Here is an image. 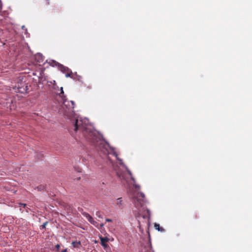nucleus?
Returning a JSON list of instances; mask_svg holds the SVG:
<instances>
[{
    "label": "nucleus",
    "instance_id": "obj_18",
    "mask_svg": "<svg viewBox=\"0 0 252 252\" xmlns=\"http://www.w3.org/2000/svg\"><path fill=\"white\" fill-rule=\"evenodd\" d=\"M45 224H44L43 225V227H45Z\"/></svg>",
    "mask_w": 252,
    "mask_h": 252
},
{
    "label": "nucleus",
    "instance_id": "obj_5",
    "mask_svg": "<svg viewBox=\"0 0 252 252\" xmlns=\"http://www.w3.org/2000/svg\"><path fill=\"white\" fill-rule=\"evenodd\" d=\"M63 104L66 106H68L71 109L74 108V102L72 101H64L63 102Z\"/></svg>",
    "mask_w": 252,
    "mask_h": 252
},
{
    "label": "nucleus",
    "instance_id": "obj_12",
    "mask_svg": "<svg viewBox=\"0 0 252 252\" xmlns=\"http://www.w3.org/2000/svg\"><path fill=\"white\" fill-rule=\"evenodd\" d=\"M106 221H108V222H111L112 220L111 219H106Z\"/></svg>",
    "mask_w": 252,
    "mask_h": 252
},
{
    "label": "nucleus",
    "instance_id": "obj_4",
    "mask_svg": "<svg viewBox=\"0 0 252 252\" xmlns=\"http://www.w3.org/2000/svg\"><path fill=\"white\" fill-rule=\"evenodd\" d=\"M116 204L118 207H122L124 206V201L121 197L116 199Z\"/></svg>",
    "mask_w": 252,
    "mask_h": 252
},
{
    "label": "nucleus",
    "instance_id": "obj_17",
    "mask_svg": "<svg viewBox=\"0 0 252 252\" xmlns=\"http://www.w3.org/2000/svg\"><path fill=\"white\" fill-rule=\"evenodd\" d=\"M53 84H55L56 82H55V80H53Z\"/></svg>",
    "mask_w": 252,
    "mask_h": 252
},
{
    "label": "nucleus",
    "instance_id": "obj_11",
    "mask_svg": "<svg viewBox=\"0 0 252 252\" xmlns=\"http://www.w3.org/2000/svg\"><path fill=\"white\" fill-rule=\"evenodd\" d=\"M70 76V73H69L68 72H67V73L65 74V76L66 77H69Z\"/></svg>",
    "mask_w": 252,
    "mask_h": 252
},
{
    "label": "nucleus",
    "instance_id": "obj_15",
    "mask_svg": "<svg viewBox=\"0 0 252 252\" xmlns=\"http://www.w3.org/2000/svg\"><path fill=\"white\" fill-rule=\"evenodd\" d=\"M67 249H64L62 251V252H67Z\"/></svg>",
    "mask_w": 252,
    "mask_h": 252
},
{
    "label": "nucleus",
    "instance_id": "obj_10",
    "mask_svg": "<svg viewBox=\"0 0 252 252\" xmlns=\"http://www.w3.org/2000/svg\"><path fill=\"white\" fill-rule=\"evenodd\" d=\"M18 90L19 92H21L22 93H24V91L22 90L21 88L19 86L18 87Z\"/></svg>",
    "mask_w": 252,
    "mask_h": 252
},
{
    "label": "nucleus",
    "instance_id": "obj_13",
    "mask_svg": "<svg viewBox=\"0 0 252 252\" xmlns=\"http://www.w3.org/2000/svg\"><path fill=\"white\" fill-rule=\"evenodd\" d=\"M56 248L58 250V249H59V248H60V245H58H58H57L56 246Z\"/></svg>",
    "mask_w": 252,
    "mask_h": 252
},
{
    "label": "nucleus",
    "instance_id": "obj_16",
    "mask_svg": "<svg viewBox=\"0 0 252 252\" xmlns=\"http://www.w3.org/2000/svg\"><path fill=\"white\" fill-rule=\"evenodd\" d=\"M21 205L23 207H25L26 206V204H21Z\"/></svg>",
    "mask_w": 252,
    "mask_h": 252
},
{
    "label": "nucleus",
    "instance_id": "obj_2",
    "mask_svg": "<svg viewBox=\"0 0 252 252\" xmlns=\"http://www.w3.org/2000/svg\"><path fill=\"white\" fill-rule=\"evenodd\" d=\"M75 128L77 131L79 128H84L86 132H88L92 138L96 140L97 138L100 139L101 136L99 133L94 130L92 126L89 124V120L86 118L83 119L81 117H76L75 118Z\"/></svg>",
    "mask_w": 252,
    "mask_h": 252
},
{
    "label": "nucleus",
    "instance_id": "obj_9",
    "mask_svg": "<svg viewBox=\"0 0 252 252\" xmlns=\"http://www.w3.org/2000/svg\"><path fill=\"white\" fill-rule=\"evenodd\" d=\"M80 244V242H73L72 243V245H73L74 247H76V244Z\"/></svg>",
    "mask_w": 252,
    "mask_h": 252
},
{
    "label": "nucleus",
    "instance_id": "obj_1",
    "mask_svg": "<svg viewBox=\"0 0 252 252\" xmlns=\"http://www.w3.org/2000/svg\"><path fill=\"white\" fill-rule=\"evenodd\" d=\"M99 148L105 154H112L117 159V165L114 166V168L117 175L121 179L126 181L129 192L133 197L134 203H136V201H137L139 202L140 205H142L144 200L145 195L142 192H139L140 187L136 184L135 181L132 176L131 172L124 165L122 160L118 158L114 149L110 147L108 143L104 142H101L99 145Z\"/></svg>",
    "mask_w": 252,
    "mask_h": 252
},
{
    "label": "nucleus",
    "instance_id": "obj_7",
    "mask_svg": "<svg viewBox=\"0 0 252 252\" xmlns=\"http://www.w3.org/2000/svg\"><path fill=\"white\" fill-rule=\"evenodd\" d=\"M154 226L156 229L158 230V231L163 232L164 229L160 227L159 224L157 223H155L154 224Z\"/></svg>",
    "mask_w": 252,
    "mask_h": 252
},
{
    "label": "nucleus",
    "instance_id": "obj_3",
    "mask_svg": "<svg viewBox=\"0 0 252 252\" xmlns=\"http://www.w3.org/2000/svg\"><path fill=\"white\" fill-rule=\"evenodd\" d=\"M101 240V244L102 246L104 248H106L107 247L108 245L106 244V242L108 241L109 239L107 237H101L100 238Z\"/></svg>",
    "mask_w": 252,
    "mask_h": 252
},
{
    "label": "nucleus",
    "instance_id": "obj_8",
    "mask_svg": "<svg viewBox=\"0 0 252 252\" xmlns=\"http://www.w3.org/2000/svg\"><path fill=\"white\" fill-rule=\"evenodd\" d=\"M87 219L91 223L93 224H95V221L93 220V219L91 216L89 215H86Z\"/></svg>",
    "mask_w": 252,
    "mask_h": 252
},
{
    "label": "nucleus",
    "instance_id": "obj_6",
    "mask_svg": "<svg viewBox=\"0 0 252 252\" xmlns=\"http://www.w3.org/2000/svg\"><path fill=\"white\" fill-rule=\"evenodd\" d=\"M53 63L54 64H52L53 66H54V65H58L61 70L62 71V72H65L66 71V70H68V69L67 68H66L64 66H63V65H59V63H56L55 61H52Z\"/></svg>",
    "mask_w": 252,
    "mask_h": 252
},
{
    "label": "nucleus",
    "instance_id": "obj_14",
    "mask_svg": "<svg viewBox=\"0 0 252 252\" xmlns=\"http://www.w3.org/2000/svg\"><path fill=\"white\" fill-rule=\"evenodd\" d=\"M61 93L63 94V87H61Z\"/></svg>",
    "mask_w": 252,
    "mask_h": 252
}]
</instances>
